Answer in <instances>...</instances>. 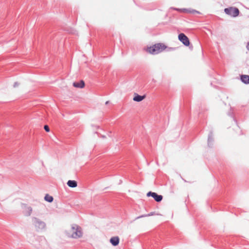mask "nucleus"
I'll list each match as a JSON object with an SVG mask.
<instances>
[{
  "instance_id": "1",
  "label": "nucleus",
  "mask_w": 249,
  "mask_h": 249,
  "mask_svg": "<svg viewBox=\"0 0 249 249\" xmlns=\"http://www.w3.org/2000/svg\"><path fill=\"white\" fill-rule=\"evenodd\" d=\"M167 48L165 44L158 43L150 46H147L144 48V50L151 54H158L161 53Z\"/></svg>"
},
{
  "instance_id": "2",
  "label": "nucleus",
  "mask_w": 249,
  "mask_h": 249,
  "mask_svg": "<svg viewBox=\"0 0 249 249\" xmlns=\"http://www.w3.org/2000/svg\"><path fill=\"white\" fill-rule=\"evenodd\" d=\"M69 237L77 238L82 236V232L81 228L76 225H73L67 231Z\"/></svg>"
},
{
  "instance_id": "3",
  "label": "nucleus",
  "mask_w": 249,
  "mask_h": 249,
  "mask_svg": "<svg viewBox=\"0 0 249 249\" xmlns=\"http://www.w3.org/2000/svg\"><path fill=\"white\" fill-rule=\"evenodd\" d=\"M33 224L37 231H42L46 228V225L44 222L40 219L34 217L32 219Z\"/></svg>"
},
{
  "instance_id": "4",
  "label": "nucleus",
  "mask_w": 249,
  "mask_h": 249,
  "mask_svg": "<svg viewBox=\"0 0 249 249\" xmlns=\"http://www.w3.org/2000/svg\"><path fill=\"white\" fill-rule=\"evenodd\" d=\"M224 11L227 15L232 17H236L239 15V11L236 7H231L224 9Z\"/></svg>"
},
{
  "instance_id": "5",
  "label": "nucleus",
  "mask_w": 249,
  "mask_h": 249,
  "mask_svg": "<svg viewBox=\"0 0 249 249\" xmlns=\"http://www.w3.org/2000/svg\"><path fill=\"white\" fill-rule=\"evenodd\" d=\"M146 196L148 197H152L156 201L158 202H160L163 198L161 195H159L155 192H149L146 194Z\"/></svg>"
},
{
  "instance_id": "6",
  "label": "nucleus",
  "mask_w": 249,
  "mask_h": 249,
  "mask_svg": "<svg viewBox=\"0 0 249 249\" xmlns=\"http://www.w3.org/2000/svg\"><path fill=\"white\" fill-rule=\"evenodd\" d=\"M178 39L185 46H188L190 45V41L188 37L183 33L178 35Z\"/></svg>"
},
{
  "instance_id": "7",
  "label": "nucleus",
  "mask_w": 249,
  "mask_h": 249,
  "mask_svg": "<svg viewBox=\"0 0 249 249\" xmlns=\"http://www.w3.org/2000/svg\"><path fill=\"white\" fill-rule=\"evenodd\" d=\"M23 208L24 209L23 213L26 216H30L32 213V208L28 206L27 205L23 204Z\"/></svg>"
},
{
  "instance_id": "8",
  "label": "nucleus",
  "mask_w": 249,
  "mask_h": 249,
  "mask_svg": "<svg viewBox=\"0 0 249 249\" xmlns=\"http://www.w3.org/2000/svg\"><path fill=\"white\" fill-rule=\"evenodd\" d=\"M110 243L113 246H116L119 245L120 242V238L118 236H113L110 239Z\"/></svg>"
},
{
  "instance_id": "9",
  "label": "nucleus",
  "mask_w": 249,
  "mask_h": 249,
  "mask_svg": "<svg viewBox=\"0 0 249 249\" xmlns=\"http://www.w3.org/2000/svg\"><path fill=\"white\" fill-rule=\"evenodd\" d=\"M146 97L145 95L143 96L139 95L138 94L135 93L134 95V97L133 98V101L135 102H141L143 99H144Z\"/></svg>"
},
{
  "instance_id": "10",
  "label": "nucleus",
  "mask_w": 249,
  "mask_h": 249,
  "mask_svg": "<svg viewBox=\"0 0 249 249\" xmlns=\"http://www.w3.org/2000/svg\"><path fill=\"white\" fill-rule=\"evenodd\" d=\"M73 86L77 88H83L85 87V82L83 80H81L79 82H74Z\"/></svg>"
},
{
  "instance_id": "11",
  "label": "nucleus",
  "mask_w": 249,
  "mask_h": 249,
  "mask_svg": "<svg viewBox=\"0 0 249 249\" xmlns=\"http://www.w3.org/2000/svg\"><path fill=\"white\" fill-rule=\"evenodd\" d=\"M67 185L71 188H75L77 187V182L75 180H69L67 182Z\"/></svg>"
},
{
  "instance_id": "12",
  "label": "nucleus",
  "mask_w": 249,
  "mask_h": 249,
  "mask_svg": "<svg viewBox=\"0 0 249 249\" xmlns=\"http://www.w3.org/2000/svg\"><path fill=\"white\" fill-rule=\"evenodd\" d=\"M241 80L245 84H249V75H242L241 76Z\"/></svg>"
},
{
  "instance_id": "13",
  "label": "nucleus",
  "mask_w": 249,
  "mask_h": 249,
  "mask_svg": "<svg viewBox=\"0 0 249 249\" xmlns=\"http://www.w3.org/2000/svg\"><path fill=\"white\" fill-rule=\"evenodd\" d=\"M44 199L49 202H53V198L52 196L49 195V194H46L45 196Z\"/></svg>"
},
{
  "instance_id": "14",
  "label": "nucleus",
  "mask_w": 249,
  "mask_h": 249,
  "mask_svg": "<svg viewBox=\"0 0 249 249\" xmlns=\"http://www.w3.org/2000/svg\"><path fill=\"white\" fill-rule=\"evenodd\" d=\"M182 11L184 12H186V13H199L198 12L195 10H188V9H183L182 10Z\"/></svg>"
},
{
  "instance_id": "15",
  "label": "nucleus",
  "mask_w": 249,
  "mask_h": 249,
  "mask_svg": "<svg viewBox=\"0 0 249 249\" xmlns=\"http://www.w3.org/2000/svg\"><path fill=\"white\" fill-rule=\"evenodd\" d=\"M38 240L40 242H44V243H46L47 242L46 238L44 237H43V236L40 237L39 238Z\"/></svg>"
},
{
  "instance_id": "16",
  "label": "nucleus",
  "mask_w": 249,
  "mask_h": 249,
  "mask_svg": "<svg viewBox=\"0 0 249 249\" xmlns=\"http://www.w3.org/2000/svg\"><path fill=\"white\" fill-rule=\"evenodd\" d=\"M44 129L47 132H49L50 131V128H49V127L48 126V125H45L44 126Z\"/></svg>"
},
{
  "instance_id": "17",
  "label": "nucleus",
  "mask_w": 249,
  "mask_h": 249,
  "mask_svg": "<svg viewBox=\"0 0 249 249\" xmlns=\"http://www.w3.org/2000/svg\"><path fill=\"white\" fill-rule=\"evenodd\" d=\"M18 86H19V83H18V82H15V83H14V87L15 88H16V87H18Z\"/></svg>"
},
{
  "instance_id": "18",
  "label": "nucleus",
  "mask_w": 249,
  "mask_h": 249,
  "mask_svg": "<svg viewBox=\"0 0 249 249\" xmlns=\"http://www.w3.org/2000/svg\"><path fill=\"white\" fill-rule=\"evenodd\" d=\"M246 48H247V50L248 51H249V42H248L247 46H246Z\"/></svg>"
},
{
  "instance_id": "19",
  "label": "nucleus",
  "mask_w": 249,
  "mask_h": 249,
  "mask_svg": "<svg viewBox=\"0 0 249 249\" xmlns=\"http://www.w3.org/2000/svg\"><path fill=\"white\" fill-rule=\"evenodd\" d=\"M108 103H109V101H107V102H106V105H107V104H108Z\"/></svg>"
}]
</instances>
